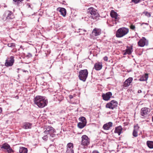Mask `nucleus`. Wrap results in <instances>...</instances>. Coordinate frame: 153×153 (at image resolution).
Returning <instances> with one entry per match:
<instances>
[{
	"label": "nucleus",
	"mask_w": 153,
	"mask_h": 153,
	"mask_svg": "<svg viewBox=\"0 0 153 153\" xmlns=\"http://www.w3.org/2000/svg\"><path fill=\"white\" fill-rule=\"evenodd\" d=\"M87 13L89 16V18L97 21L100 17V15L97 10L93 7H90L87 10Z\"/></svg>",
	"instance_id": "nucleus-1"
},
{
	"label": "nucleus",
	"mask_w": 153,
	"mask_h": 153,
	"mask_svg": "<svg viewBox=\"0 0 153 153\" xmlns=\"http://www.w3.org/2000/svg\"><path fill=\"white\" fill-rule=\"evenodd\" d=\"M34 102V104L40 108H43L47 105V101L44 97L40 96H37L35 97Z\"/></svg>",
	"instance_id": "nucleus-2"
},
{
	"label": "nucleus",
	"mask_w": 153,
	"mask_h": 153,
	"mask_svg": "<svg viewBox=\"0 0 153 153\" xmlns=\"http://www.w3.org/2000/svg\"><path fill=\"white\" fill-rule=\"evenodd\" d=\"M128 32V28L125 27H121L117 30L116 35L117 37L121 38L127 34Z\"/></svg>",
	"instance_id": "nucleus-3"
},
{
	"label": "nucleus",
	"mask_w": 153,
	"mask_h": 153,
	"mask_svg": "<svg viewBox=\"0 0 153 153\" xmlns=\"http://www.w3.org/2000/svg\"><path fill=\"white\" fill-rule=\"evenodd\" d=\"M45 128L46 130L43 132L44 134H49L52 137H55L56 135L54 133L56 132V131L51 126H46Z\"/></svg>",
	"instance_id": "nucleus-4"
},
{
	"label": "nucleus",
	"mask_w": 153,
	"mask_h": 153,
	"mask_svg": "<svg viewBox=\"0 0 153 153\" xmlns=\"http://www.w3.org/2000/svg\"><path fill=\"white\" fill-rule=\"evenodd\" d=\"M88 72L87 69L80 70L79 72L78 77L80 80L85 82L87 77Z\"/></svg>",
	"instance_id": "nucleus-5"
},
{
	"label": "nucleus",
	"mask_w": 153,
	"mask_h": 153,
	"mask_svg": "<svg viewBox=\"0 0 153 153\" xmlns=\"http://www.w3.org/2000/svg\"><path fill=\"white\" fill-rule=\"evenodd\" d=\"M81 144L84 146H87L90 144V140L88 137L85 135H82L81 137Z\"/></svg>",
	"instance_id": "nucleus-6"
},
{
	"label": "nucleus",
	"mask_w": 153,
	"mask_h": 153,
	"mask_svg": "<svg viewBox=\"0 0 153 153\" xmlns=\"http://www.w3.org/2000/svg\"><path fill=\"white\" fill-rule=\"evenodd\" d=\"M117 101L113 100L110 102L107 103L105 107L106 108H109L111 109H113L117 106Z\"/></svg>",
	"instance_id": "nucleus-7"
},
{
	"label": "nucleus",
	"mask_w": 153,
	"mask_h": 153,
	"mask_svg": "<svg viewBox=\"0 0 153 153\" xmlns=\"http://www.w3.org/2000/svg\"><path fill=\"white\" fill-rule=\"evenodd\" d=\"M14 62V57L11 56L6 60L5 65L7 67L11 66L13 65Z\"/></svg>",
	"instance_id": "nucleus-8"
},
{
	"label": "nucleus",
	"mask_w": 153,
	"mask_h": 153,
	"mask_svg": "<svg viewBox=\"0 0 153 153\" xmlns=\"http://www.w3.org/2000/svg\"><path fill=\"white\" fill-rule=\"evenodd\" d=\"M150 109L148 108L144 107L141 108L140 113L141 115L144 117H146L150 112Z\"/></svg>",
	"instance_id": "nucleus-9"
},
{
	"label": "nucleus",
	"mask_w": 153,
	"mask_h": 153,
	"mask_svg": "<svg viewBox=\"0 0 153 153\" xmlns=\"http://www.w3.org/2000/svg\"><path fill=\"white\" fill-rule=\"evenodd\" d=\"M6 13L7 14V16L6 17V20L7 21H11L15 18L13 13L10 11L8 10L7 11Z\"/></svg>",
	"instance_id": "nucleus-10"
},
{
	"label": "nucleus",
	"mask_w": 153,
	"mask_h": 153,
	"mask_svg": "<svg viewBox=\"0 0 153 153\" xmlns=\"http://www.w3.org/2000/svg\"><path fill=\"white\" fill-rule=\"evenodd\" d=\"M148 44V40L145 37H143L138 42V44L139 46L143 47L145 45H147Z\"/></svg>",
	"instance_id": "nucleus-11"
},
{
	"label": "nucleus",
	"mask_w": 153,
	"mask_h": 153,
	"mask_svg": "<svg viewBox=\"0 0 153 153\" xmlns=\"http://www.w3.org/2000/svg\"><path fill=\"white\" fill-rule=\"evenodd\" d=\"M73 143H70L67 145V149L65 153H74Z\"/></svg>",
	"instance_id": "nucleus-12"
},
{
	"label": "nucleus",
	"mask_w": 153,
	"mask_h": 153,
	"mask_svg": "<svg viewBox=\"0 0 153 153\" xmlns=\"http://www.w3.org/2000/svg\"><path fill=\"white\" fill-rule=\"evenodd\" d=\"M1 148L6 150L7 152L8 153L13 152V151L10 147L9 145L7 143L4 144L1 147Z\"/></svg>",
	"instance_id": "nucleus-13"
},
{
	"label": "nucleus",
	"mask_w": 153,
	"mask_h": 153,
	"mask_svg": "<svg viewBox=\"0 0 153 153\" xmlns=\"http://www.w3.org/2000/svg\"><path fill=\"white\" fill-rule=\"evenodd\" d=\"M112 95V93L110 92H109L106 93L105 94H103L102 97L104 100L107 101L110 99Z\"/></svg>",
	"instance_id": "nucleus-14"
},
{
	"label": "nucleus",
	"mask_w": 153,
	"mask_h": 153,
	"mask_svg": "<svg viewBox=\"0 0 153 153\" xmlns=\"http://www.w3.org/2000/svg\"><path fill=\"white\" fill-rule=\"evenodd\" d=\"M133 78L132 77H130L128 78L125 81L123 85V87H127L129 86Z\"/></svg>",
	"instance_id": "nucleus-15"
},
{
	"label": "nucleus",
	"mask_w": 153,
	"mask_h": 153,
	"mask_svg": "<svg viewBox=\"0 0 153 153\" xmlns=\"http://www.w3.org/2000/svg\"><path fill=\"white\" fill-rule=\"evenodd\" d=\"M101 33L100 29L95 28L92 31V33L93 35L95 36H97L100 35Z\"/></svg>",
	"instance_id": "nucleus-16"
},
{
	"label": "nucleus",
	"mask_w": 153,
	"mask_h": 153,
	"mask_svg": "<svg viewBox=\"0 0 153 153\" xmlns=\"http://www.w3.org/2000/svg\"><path fill=\"white\" fill-rule=\"evenodd\" d=\"M102 63L98 62L95 63L94 65V68L97 71H99L102 68Z\"/></svg>",
	"instance_id": "nucleus-17"
},
{
	"label": "nucleus",
	"mask_w": 153,
	"mask_h": 153,
	"mask_svg": "<svg viewBox=\"0 0 153 153\" xmlns=\"http://www.w3.org/2000/svg\"><path fill=\"white\" fill-rule=\"evenodd\" d=\"M123 128L121 126H119L115 128L114 132L115 133H117L118 135H120L121 133H122V131Z\"/></svg>",
	"instance_id": "nucleus-18"
},
{
	"label": "nucleus",
	"mask_w": 153,
	"mask_h": 153,
	"mask_svg": "<svg viewBox=\"0 0 153 153\" xmlns=\"http://www.w3.org/2000/svg\"><path fill=\"white\" fill-rule=\"evenodd\" d=\"M112 126V123L111 122H109L104 125L103 128L105 130H108Z\"/></svg>",
	"instance_id": "nucleus-19"
},
{
	"label": "nucleus",
	"mask_w": 153,
	"mask_h": 153,
	"mask_svg": "<svg viewBox=\"0 0 153 153\" xmlns=\"http://www.w3.org/2000/svg\"><path fill=\"white\" fill-rule=\"evenodd\" d=\"M57 10H59L60 13L61 15L63 16H65L66 13V10L64 8L59 7L57 9Z\"/></svg>",
	"instance_id": "nucleus-20"
},
{
	"label": "nucleus",
	"mask_w": 153,
	"mask_h": 153,
	"mask_svg": "<svg viewBox=\"0 0 153 153\" xmlns=\"http://www.w3.org/2000/svg\"><path fill=\"white\" fill-rule=\"evenodd\" d=\"M110 15L112 18H114L116 19V21L119 18L118 17V14L117 13L114 11L113 10H111L110 13Z\"/></svg>",
	"instance_id": "nucleus-21"
},
{
	"label": "nucleus",
	"mask_w": 153,
	"mask_h": 153,
	"mask_svg": "<svg viewBox=\"0 0 153 153\" xmlns=\"http://www.w3.org/2000/svg\"><path fill=\"white\" fill-rule=\"evenodd\" d=\"M32 124L30 123H25L23 124V128L25 129L31 128L32 127Z\"/></svg>",
	"instance_id": "nucleus-22"
},
{
	"label": "nucleus",
	"mask_w": 153,
	"mask_h": 153,
	"mask_svg": "<svg viewBox=\"0 0 153 153\" xmlns=\"http://www.w3.org/2000/svg\"><path fill=\"white\" fill-rule=\"evenodd\" d=\"M132 51V47H127V48L126 50V51L124 53L123 55H125L127 54L130 55L131 54Z\"/></svg>",
	"instance_id": "nucleus-23"
},
{
	"label": "nucleus",
	"mask_w": 153,
	"mask_h": 153,
	"mask_svg": "<svg viewBox=\"0 0 153 153\" xmlns=\"http://www.w3.org/2000/svg\"><path fill=\"white\" fill-rule=\"evenodd\" d=\"M148 74H145L144 75L141 76L139 80L141 81H146L148 78Z\"/></svg>",
	"instance_id": "nucleus-24"
},
{
	"label": "nucleus",
	"mask_w": 153,
	"mask_h": 153,
	"mask_svg": "<svg viewBox=\"0 0 153 153\" xmlns=\"http://www.w3.org/2000/svg\"><path fill=\"white\" fill-rule=\"evenodd\" d=\"M23 0H13V3L17 6H20L22 3Z\"/></svg>",
	"instance_id": "nucleus-25"
},
{
	"label": "nucleus",
	"mask_w": 153,
	"mask_h": 153,
	"mask_svg": "<svg viewBox=\"0 0 153 153\" xmlns=\"http://www.w3.org/2000/svg\"><path fill=\"white\" fill-rule=\"evenodd\" d=\"M19 152L20 153H27V149L25 148L22 147L20 148Z\"/></svg>",
	"instance_id": "nucleus-26"
},
{
	"label": "nucleus",
	"mask_w": 153,
	"mask_h": 153,
	"mask_svg": "<svg viewBox=\"0 0 153 153\" xmlns=\"http://www.w3.org/2000/svg\"><path fill=\"white\" fill-rule=\"evenodd\" d=\"M146 143L147 146L150 149L153 148V141H148Z\"/></svg>",
	"instance_id": "nucleus-27"
},
{
	"label": "nucleus",
	"mask_w": 153,
	"mask_h": 153,
	"mask_svg": "<svg viewBox=\"0 0 153 153\" xmlns=\"http://www.w3.org/2000/svg\"><path fill=\"white\" fill-rule=\"evenodd\" d=\"M86 125V123L79 122L78 123L77 126L79 128H83Z\"/></svg>",
	"instance_id": "nucleus-28"
},
{
	"label": "nucleus",
	"mask_w": 153,
	"mask_h": 153,
	"mask_svg": "<svg viewBox=\"0 0 153 153\" xmlns=\"http://www.w3.org/2000/svg\"><path fill=\"white\" fill-rule=\"evenodd\" d=\"M79 119L81 121L82 123H86V121L85 118L84 117H82L79 118Z\"/></svg>",
	"instance_id": "nucleus-29"
},
{
	"label": "nucleus",
	"mask_w": 153,
	"mask_h": 153,
	"mask_svg": "<svg viewBox=\"0 0 153 153\" xmlns=\"http://www.w3.org/2000/svg\"><path fill=\"white\" fill-rule=\"evenodd\" d=\"M139 128V127L137 124H136L134 126V129L133 130H135L137 132L138 131Z\"/></svg>",
	"instance_id": "nucleus-30"
},
{
	"label": "nucleus",
	"mask_w": 153,
	"mask_h": 153,
	"mask_svg": "<svg viewBox=\"0 0 153 153\" xmlns=\"http://www.w3.org/2000/svg\"><path fill=\"white\" fill-rule=\"evenodd\" d=\"M8 46L9 47L13 48L15 46V44L14 43H10L8 44Z\"/></svg>",
	"instance_id": "nucleus-31"
},
{
	"label": "nucleus",
	"mask_w": 153,
	"mask_h": 153,
	"mask_svg": "<svg viewBox=\"0 0 153 153\" xmlns=\"http://www.w3.org/2000/svg\"><path fill=\"white\" fill-rule=\"evenodd\" d=\"M138 132L133 130V135L134 137H137L138 135Z\"/></svg>",
	"instance_id": "nucleus-32"
},
{
	"label": "nucleus",
	"mask_w": 153,
	"mask_h": 153,
	"mask_svg": "<svg viewBox=\"0 0 153 153\" xmlns=\"http://www.w3.org/2000/svg\"><path fill=\"white\" fill-rule=\"evenodd\" d=\"M44 136L42 137V139L45 140H47L48 139L47 134H44L43 133Z\"/></svg>",
	"instance_id": "nucleus-33"
},
{
	"label": "nucleus",
	"mask_w": 153,
	"mask_h": 153,
	"mask_svg": "<svg viewBox=\"0 0 153 153\" xmlns=\"http://www.w3.org/2000/svg\"><path fill=\"white\" fill-rule=\"evenodd\" d=\"M141 0H132V1L133 2L134 4H137L139 3Z\"/></svg>",
	"instance_id": "nucleus-34"
},
{
	"label": "nucleus",
	"mask_w": 153,
	"mask_h": 153,
	"mask_svg": "<svg viewBox=\"0 0 153 153\" xmlns=\"http://www.w3.org/2000/svg\"><path fill=\"white\" fill-rule=\"evenodd\" d=\"M130 27V28L133 30H134L135 28V26L133 25H131Z\"/></svg>",
	"instance_id": "nucleus-35"
},
{
	"label": "nucleus",
	"mask_w": 153,
	"mask_h": 153,
	"mask_svg": "<svg viewBox=\"0 0 153 153\" xmlns=\"http://www.w3.org/2000/svg\"><path fill=\"white\" fill-rule=\"evenodd\" d=\"M145 15L147 16L148 17H150L151 16V15L149 13L147 12H146L145 13Z\"/></svg>",
	"instance_id": "nucleus-36"
},
{
	"label": "nucleus",
	"mask_w": 153,
	"mask_h": 153,
	"mask_svg": "<svg viewBox=\"0 0 153 153\" xmlns=\"http://www.w3.org/2000/svg\"><path fill=\"white\" fill-rule=\"evenodd\" d=\"M103 60L105 61H107L108 60V57L107 56H105L103 58Z\"/></svg>",
	"instance_id": "nucleus-37"
},
{
	"label": "nucleus",
	"mask_w": 153,
	"mask_h": 153,
	"mask_svg": "<svg viewBox=\"0 0 153 153\" xmlns=\"http://www.w3.org/2000/svg\"><path fill=\"white\" fill-rule=\"evenodd\" d=\"M92 153H100L97 151L94 150L93 151Z\"/></svg>",
	"instance_id": "nucleus-38"
},
{
	"label": "nucleus",
	"mask_w": 153,
	"mask_h": 153,
	"mask_svg": "<svg viewBox=\"0 0 153 153\" xmlns=\"http://www.w3.org/2000/svg\"><path fill=\"white\" fill-rule=\"evenodd\" d=\"M143 24H145L147 25H149V24L148 23H142V24H141V25H143Z\"/></svg>",
	"instance_id": "nucleus-39"
},
{
	"label": "nucleus",
	"mask_w": 153,
	"mask_h": 153,
	"mask_svg": "<svg viewBox=\"0 0 153 153\" xmlns=\"http://www.w3.org/2000/svg\"><path fill=\"white\" fill-rule=\"evenodd\" d=\"M142 92V91L141 90H138V93H141Z\"/></svg>",
	"instance_id": "nucleus-40"
},
{
	"label": "nucleus",
	"mask_w": 153,
	"mask_h": 153,
	"mask_svg": "<svg viewBox=\"0 0 153 153\" xmlns=\"http://www.w3.org/2000/svg\"><path fill=\"white\" fill-rule=\"evenodd\" d=\"M69 97L70 99H71L73 98V96L71 95H70L69 96Z\"/></svg>",
	"instance_id": "nucleus-41"
},
{
	"label": "nucleus",
	"mask_w": 153,
	"mask_h": 153,
	"mask_svg": "<svg viewBox=\"0 0 153 153\" xmlns=\"http://www.w3.org/2000/svg\"><path fill=\"white\" fill-rule=\"evenodd\" d=\"M79 30H81V31H82L83 32H85V30H82V29H79Z\"/></svg>",
	"instance_id": "nucleus-42"
},
{
	"label": "nucleus",
	"mask_w": 153,
	"mask_h": 153,
	"mask_svg": "<svg viewBox=\"0 0 153 153\" xmlns=\"http://www.w3.org/2000/svg\"><path fill=\"white\" fill-rule=\"evenodd\" d=\"M2 111V108L0 107V114L1 113Z\"/></svg>",
	"instance_id": "nucleus-43"
},
{
	"label": "nucleus",
	"mask_w": 153,
	"mask_h": 153,
	"mask_svg": "<svg viewBox=\"0 0 153 153\" xmlns=\"http://www.w3.org/2000/svg\"><path fill=\"white\" fill-rule=\"evenodd\" d=\"M28 56L30 57L32 56V55L30 53L28 54Z\"/></svg>",
	"instance_id": "nucleus-44"
}]
</instances>
